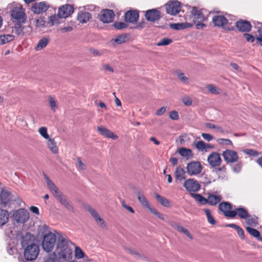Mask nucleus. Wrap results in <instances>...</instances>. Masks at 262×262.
<instances>
[{
	"mask_svg": "<svg viewBox=\"0 0 262 262\" xmlns=\"http://www.w3.org/2000/svg\"><path fill=\"white\" fill-rule=\"evenodd\" d=\"M39 232L45 234L41 243L43 250L47 252H51L56 242V235L50 231L49 227L46 225H43L40 227Z\"/></svg>",
	"mask_w": 262,
	"mask_h": 262,
	"instance_id": "1",
	"label": "nucleus"
},
{
	"mask_svg": "<svg viewBox=\"0 0 262 262\" xmlns=\"http://www.w3.org/2000/svg\"><path fill=\"white\" fill-rule=\"evenodd\" d=\"M8 7L10 9L9 12L13 21L17 24L24 23L27 16L25 9L23 6L19 4L13 3L9 4Z\"/></svg>",
	"mask_w": 262,
	"mask_h": 262,
	"instance_id": "2",
	"label": "nucleus"
},
{
	"mask_svg": "<svg viewBox=\"0 0 262 262\" xmlns=\"http://www.w3.org/2000/svg\"><path fill=\"white\" fill-rule=\"evenodd\" d=\"M57 252L59 258L63 260H68L72 258V249L70 244L63 239L58 243Z\"/></svg>",
	"mask_w": 262,
	"mask_h": 262,
	"instance_id": "3",
	"label": "nucleus"
},
{
	"mask_svg": "<svg viewBox=\"0 0 262 262\" xmlns=\"http://www.w3.org/2000/svg\"><path fill=\"white\" fill-rule=\"evenodd\" d=\"M190 19H192L191 23L195 25L197 29L206 27V25L203 23L206 19L205 16L201 10H197L195 7H193L191 11Z\"/></svg>",
	"mask_w": 262,
	"mask_h": 262,
	"instance_id": "4",
	"label": "nucleus"
},
{
	"mask_svg": "<svg viewBox=\"0 0 262 262\" xmlns=\"http://www.w3.org/2000/svg\"><path fill=\"white\" fill-rule=\"evenodd\" d=\"M39 252V247L35 244H32L25 248L24 256L27 260H33L37 258Z\"/></svg>",
	"mask_w": 262,
	"mask_h": 262,
	"instance_id": "5",
	"label": "nucleus"
},
{
	"mask_svg": "<svg viewBox=\"0 0 262 262\" xmlns=\"http://www.w3.org/2000/svg\"><path fill=\"white\" fill-rule=\"evenodd\" d=\"M13 216L16 222L23 224L28 221L30 217L29 212L22 208L15 211L13 213Z\"/></svg>",
	"mask_w": 262,
	"mask_h": 262,
	"instance_id": "6",
	"label": "nucleus"
},
{
	"mask_svg": "<svg viewBox=\"0 0 262 262\" xmlns=\"http://www.w3.org/2000/svg\"><path fill=\"white\" fill-rule=\"evenodd\" d=\"M167 13L175 15L179 13L181 9L180 3L178 1H169L165 6Z\"/></svg>",
	"mask_w": 262,
	"mask_h": 262,
	"instance_id": "7",
	"label": "nucleus"
},
{
	"mask_svg": "<svg viewBox=\"0 0 262 262\" xmlns=\"http://www.w3.org/2000/svg\"><path fill=\"white\" fill-rule=\"evenodd\" d=\"M50 8L49 3L45 1L34 3L31 7V11L34 13L39 14L46 12Z\"/></svg>",
	"mask_w": 262,
	"mask_h": 262,
	"instance_id": "8",
	"label": "nucleus"
},
{
	"mask_svg": "<svg viewBox=\"0 0 262 262\" xmlns=\"http://www.w3.org/2000/svg\"><path fill=\"white\" fill-rule=\"evenodd\" d=\"M222 156L227 163H233L236 162L239 159L237 153L231 149H226L223 151Z\"/></svg>",
	"mask_w": 262,
	"mask_h": 262,
	"instance_id": "9",
	"label": "nucleus"
},
{
	"mask_svg": "<svg viewBox=\"0 0 262 262\" xmlns=\"http://www.w3.org/2000/svg\"><path fill=\"white\" fill-rule=\"evenodd\" d=\"M219 210L222 212L225 216L233 218L235 217V213L233 210H231V205L228 202H222L219 204Z\"/></svg>",
	"mask_w": 262,
	"mask_h": 262,
	"instance_id": "10",
	"label": "nucleus"
},
{
	"mask_svg": "<svg viewBox=\"0 0 262 262\" xmlns=\"http://www.w3.org/2000/svg\"><path fill=\"white\" fill-rule=\"evenodd\" d=\"M187 171L190 176L199 174L202 171V166L199 162H191L187 165Z\"/></svg>",
	"mask_w": 262,
	"mask_h": 262,
	"instance_id": "11",
	"label": "nucleus"
},
{
	"mask_svg": "<svg viewBox=\"0 0 262 262\" xmlns=\"http://www.w3.org/2000/svg\"><path fill=\"white\" fill-rule=\"evenodd\" d=\"M183 186L189 192H196L200 189V185L196 180L189 179L185 181Z\"/></svg>",
	"mask_w": 262,
	"mask_h": 262,
	"instance_id": "12",
	"label": "nucleus"
},
{
	"mask_svg": "<svg viewBox=\"0 0 262 262\" xmlns=\"http://www.w3.org/2000/svg\"><path fill=\"white\" fill-rule=\"evenodd\" d=\"M207 161L210 166L214 167L221 165L222 159L218 152L213 151L208 156Z\"/></svg>",
	"mask_w": 262,
	"mask_h": 262,
	"instance_id": "13",
	"label": "nucleus"
},
{
	"mask_svg": "<svg viewBox=\"0 0 262 262\" xmlns=\"http://www.w3.org/2000/svg\"><path fill=\"white\" fill-rule=\"evenodd\" d=\"M88 211L93 217L97 224L103 228L106 227V224L104 220L100 216L96 210L94 208L89 207L88 208Z\"/></svg>",
	"mask_w": 262,
	"mask_h": 262,
	"instance_id": "14",
	"label": "nucleus"
},
{
	"mask_svg": "<svg viewBox=\"0 0 262 262\" xmlns=\"http://www.w3.org/2000/svg\"><path fill=\"white\" fill-rule=\"evenodd\" d=\"M139 14L137 11L129 10L124 14V20L126 22L135 24L139 19Z\"/></svg>",
	"mask_w": 262,
	"mask_h": 262,
	"instance_id": "15",
	"label": "nucleus"
},
{
	"mask_svg": "<svg viewBox=\"0 0 262 262\" xmlns=\"http://www.w3.org/2000/svg\"><path fill=\"white\" fill-rule=\"evenodd\" d=\"M74 12L73 8L70 5H65L59 7L58 14L61 18H67Z\"/></svg>",
	"mask_w": 262,
	"mask_h": 262,
	"instance_id": "16",
	"label": "nucleus"
},
{
	"mask_svg": "<svg viewBox=\"0 0 262 262\" xmlns=\"http://www.w3.org/2000/svg\"><path fill=\"white\" fill-rule=\"evenodd\" d=\"M114 15L113 10L105 9L102 11L100 19L104 23H110L113 21Z\"/></svg>",
	"mask_w": 262,
	"mask_h": 262,
	"instance_id": "17",
	"label": "nucleus"
},
{
	"mask_svg": "<svg viewBox=\"0 0 262 262\" xmlns=\"http://www.w3.org/2000/svg\"><path fill=\"white\" fill-rule=\"evenodd\" d=\"M145 16L147 20L152 22L159 19L161 17L160 12L155 9L147 10Z\"/></svg>",
	"mask_w": 262,
	"mask_h": 262,
	"instance_id": "18",
	"label": "nucleus"
},
{
	"mask_svg": "<svg viewBox=\"0 0 262 262\" xmlns=\"http://www.w3.org/2000/svg\"><path fill=\"white\" fill-rule=\"evenodd\" d=\"M97 130L100 135L106 138L112 139L113 140H117L118 138V137L113 132L110 130L103 126H98Z\"/></svg>",
	"mask_w": 262,
	"mask_h": 262,
	"instance_id": "19",
	"label": "nucleus"
},
{
	"mask_svg": "<svg viewBox=\"0 0 262 262\" xmlns=\"http://www.w3.org/2000/svg\"><path fill=\"white\" fill-rule=\"evenodd\" d=\"M44 179L46 180L47 186L50 191L52 193L55 198L57 197L61 192L58 188L55 186L54 183L50 179V178L45 174H44Z\"/></svg>",
	"mask_w": 262,
	"mask_h": 262,
	"instance_id": "20",
	"label": "nucleus"
},
{
	"mask_svg": "<svg viewBox=\"0 0 262 262\" xmlns=\"http://www.w3.org/2000/svg\"><path fill=\"white\" fill-rule=\"evenodd\" d=\"M212 23L218 27H224L228 23L227 18L223 15H217L213 17Z\"/></svg>",
	"mask_w": 262,
	"mask_h": 262,
	"instance_id": "21",
	"label": "nucleus"
},
{
	"mask_svg": "<svg viewBox=\"0 0 262 262\" xmlns=\"http://www.w3.org/2000/svg\"><path fill=\"white\" fill-rule=\"evenodd\" d=\"M55 199L68 210L74 212V210L73 207L62 193L58 195Z\"/></svg>",
	"mask_w": 262,
	"mask_h": 262,
	"instance_id": "22",
	"label": "nucleus"
},
{
	"mask_svg": "<svg viewBox=\"0 0 262 262\" xmlns=\"http://www.w3.org/2000/svg\"><path fill=\"white\" fill-rule=\"evenodd\" d=\"M55 199L68 210L74 212V210L73 207L62 193L58 195Z\"/></svg>",
	"mask_w": 262,
	"mask_h": 262,
	"instance_id": "23",
	"label": "nucleus"
},
{
	"mask_svg": "<svg viewBox=\"0 0 262 262\" xmlns=\"http://www.w3.org/2000/svg\"><path fill=\"white\" fill-rule=\"evenodd\" d=\"M236 26L242 32H248L251 28L250 24L248 21L243 20L237 21Z\"/></svg>",
	"mask_w": 262,
	"mask_h": 262,
	"instance_id": "24",
	"label": "nucleus"
},
{
	"mask_svg": "<svg viewBox=\"0 0 262 262\" xmlns=\"http://www.w3.org/2000/svg\"><path fill=\"white\" fill-rule=\"evenodd\" d=\"M0 198L3 204H7L12 200V195L7 190L2 189L0 194Z\"/></svg>",
	"mask_w": 262,
	"mask_h": 262,
	"instance_id": "25",
	"label": "nucleus"
},
{
	"mask_svg": "<svg viewBox=\"0 0 262 262\" xmlns=\"http://www.w3.org/2000/svg\"><path fill=\"white\" fill-rule=\"evenodd\" d=\"M46 144L48 148L53 154L58 153V148L57 146L56 142L55 140L52 138L48 139L46 141Z\"/></svg>",
	"mask_w": 262,
	"mask_h": 262,
	"instance_id": "26",
	"label": "nucleus"
},
{
	"mask_svg": "<svg viewBox=\"0 0 262 262\" xmlns=\"http://www.w3.org/2000/svg\"><path fill=\"white\" fill-rule=\"evenodd\" d=\"M222 199V196L220 195L215 193H212L208 195L207 199V203L211 205H215L219 203Z\"/></svg>",
	"mask_w": 262,
	"mask_h": 262,
	"instance_id": "27",
	"label": "nucleus"
},
{
	"mask_svg": "<svg viewBox=\"0 0 262 262\" xmlns=\"http://www.w3.org/2000/svg\"><path fill=\"white\" fill-rule=\"evenodd\" d=\"M174 175L176 179L180 181H182L186 179L185 171L181 167L176 168Z\"/></svg>",
	"mask_w": 262,
	"mask_h": 262,
	"instance_id": "28",
	"label": "nucleus"
},
{
	"mask_svg": "<svg viewBox=\"0 0 262 262\" xmlns=\"http://www.w3.org/2000/svg\"><path fill=\"white\" fill-rule=\"evenodd\" d=\"M193 26L192 23H176L170 25L171 28L177 30H183L186 28H190Z\"/></svg>",
	"mask_w": 262,
	"mask_h": 262,
	"instance_id": "29",
	"label": "nucleus"
},
{
	"mask_svg": "<svg viewBox=\"0 0 262 262\" xmlns=\"http://www.w3.org/2000/svg\"><path fill=\"white\" fill-rule=\"evenodd\" d=\"M138 200L140 204L144 208L148 209L150 211V209L152 207L150 205L147 199L141 193L139 192L138 194Z\"/></svg>",
	"mask_w": 262,
	"mask_h": 262,
	"instance_id": "30",
	"label": "nucleus"
},
{
	"mask_svg": "<svg viewBox=\"0 0 262 262\" xmlns=\"http://www.w3.org/2000/svg\"><path fill=\"white\" fill-rule=\"evenodd\" d=\"M177 152L182 157L186 158L187 159H189L192 157V150L189 148L180 147L177 149Z\"/></svg>",
	"mask_w": 262,
	"mask_h": 262,
	"instance_id": "31",
	"label": "nucleus"
},
{
	"mask_svg": "<svg viewBox=\"0 0 262 262\" xmlns=\"http://www.w3.org/2000/svg\"><path fill=\"white\" fill-rule=\"evenodd\" d=\"M155 196L159 203L164 207H169L172 206V203L166 198L162 196L158 193H155Z\"/></svg>",
	"mask_w": 262,
	"mask_h": 262,
	"instance_id": "32",
	"label": "nucleus"
},
{
	"mask_svg": "<svg viewBox=\"0 0 262 262\" xmlns=\"http://www.w3.org/2000/svg\"><path fill=\"white\" fill-rule=\"evenodd\" d=\"M91 14L87 12H80L77 15V19L81 23H85L91 18Z\"/></svg>",
	"mask_w": 262,
	"mask_h": 262,
	"instance_id": "33",
	"label": "nucleus"
},
{
	"mask_svg": "<svg viewBox=\"0 0 262 262\" xmlns=\"http://www.w3.org/2000/svg\"><path fill=\"white\" fill-rule=\"evenodd\" d=\"M49 42V38L48 37H43L41 38L37 45L35 47L36 51H40L45 48Z\"/></svg>",
	"mask_w": 262,
	"mask_h": 262,
	"instance_id": "34",
	"label": "nucleus"
},
{
	"mask_svg": "<svg viewBox=\"0 0 262 262\" xmlns=\"http://www.w3.org/2000/svg\"><path fill=\"white\" fill-rule=\"evenodd\" d=\"M9 213L4 209H0V226L6 224L9 220Z\"/></svg>",
	"mask_w": 262,
	"mask_h": 262,
	"instance_id": "35",
	"label": "nucleus"
},
{
	"mask_svg": "<svg viewBox=\"0 0 262 262\" xmlns=\"http://www.w3.org/2000/svg\"><path fill=\"white\" fill-rule=\"evenodd\" d=\"M235 213V216L237 215L240 218L245 219L248 216V211L243 207H238L233 210Z\"/></svg>",
	"mask_w": 262,
	"mask_h": 262,
	"instance_id": "36",
	"label": "nucleus"
},
{
	"mask_svg": "<svg viewBox=\"0 0 262 262\" xmlns=\"http://www.w3.org/2000/svg\"><path fill=\"white\" fill-rule=\"evenodd\" d=\"M34 22L36 28L39 30L46 27V21L44 17H37L35 19Z\"/></svg>",
	"mask_w": 262,
	"mask_h": 262,
	"instance_id": "37",
	"label": "nucleus"
},
{
	"mask_svg": "<svg viewBox=\"0 0 262 262\" xmlns=\"http://www.w3.org/2000/svg\"><path fill=\"white\" fill-rule=\"evenodd\" d=\"M14 36L11 34L0 35V45H4L13 40Z\"/></svg>",
	"mask_w": 262,
	"mask_h": 262,
	"instance_id": "38",
	"label": "nucleus"
},
{
	"mask_svg": "<svg viewBox=\"0 0 262 262\" xmlns=\"http://www.w3.org/2000/svg\"><path fill=\"white\" fill-rule=\"evenodd\" d=\"M247 225L251 226H255L257 224V218L255 216H252L248 214L247 218L245 219Z\"/></svg>",
	"mask_w": 262,
	"mask_h": 262,
	"instance_id": "39",
	"label": "nucleus"
},
{
	"mask_svg": "<svg viewBox=\"0 0 262 262\" xmlns=\"http://www.w3.org/2000/svg\"><path fill=\"white\" fill-rule=\"evenodd\" d=\"M175 229H177L179 232L184 233L187 237H188L190 239H192V236L190 234L188 230L183 227L182 226L179 225V224H177L175 226Z\"/></svg>",
	"mask_w": 262,
	"mask_h": 262,
	"instance_id": "40",
	"label": "nucleus"
},
{
	"mask_svg": "<svg viewBox=\"0 0 262 262\" xmlns=\"http://www.w3.org/2000/svg\"><path fill=\"white\" fill-rule=\"evenodd\" d=\"M48 101L51 110L54 112H56L58 108V104L56 101L53 97L49 96Z\"/></svg>",
	"mask_w": 262,
	"mask_h": 262,
	"instance_id": "41",
	"label": "nucleus"
},
{
	"mask_svg": "<svg viewBox=\"0 0 262 262\" xmlns=\"http://www.w3.org/2000/svg\"><path fill=\"white\" fill-rule=\"evenodd\" d=\"M44 262H59L56 252H54L45 258Z\"/></svg>",
	"mask_w": 262,
	"mask_h": 262,
	"instance_id": "42",
	"label": "nucleus"
},
{
	"mask_svg": "<svg viewBox=\"0 0 262 262\" xmlns=\"http://www.w3.org/2000/svg\"><path fill=\"white\" fill-rule=\"evenodd\" d=\"M38 131L40 135L46 140H47L48 139L51 138L48 133V130L46 127H40L39 128Z\"/></svg>",
	"mask_w": 262,
	"mask_h": 262,
	"instance_id": "43",
	"label": "nucleus"
},
{
	"mask_svg": "<svg viewBox=\"0 0 262 262\" xmlns=\"http://www.w3.org/2000/svg\"><path fill=\"white\" fill-rule=\"evenodd\" d=\"M61 18L59 16L58 14L53 15L49 17L48 24H50L51 26H54L58 24L59 23V18Z\"/></svg>",
	"mask_w": 262,
	"mask_h": 262,
	"instance_id": "44",
	"label": "nucleus"
},
{
	"mask_svg": "<svg viewBox=\"0 0 262 262\" xmlns=\"http://www.w3.org/2000/svg\"><path fill=\"white\" fill-rule=\"evenodd\" d=\"M204 211L206 213L208 222L211 225H215L216 221L211 215L210 210L208 209H205Z\"/></svg>",
	"mask_w": 262,
	"mask_h": 262,
	"instance_id": "45",
	"label": "nucleus"
},
{
	"mask_svg": "<svg viewBox=\"0 0 262 262\" xmlns=\"http://www.w3.org/2000/svg\"><path fill=\"white\" fill-rule=\"evenodd\" d=\"M85 254L82 249L78 246L75 248V257L77 259H81L85 257Z\"/></svg>",
	"mask_w": 262,
	"mask_h": 262,
	"instance_id": "46",
	"label": "nucleus"
},
{
	"mask_svg": "<svg viewBox=\"0 0 262 262\" xmlns=\"http://www.w3.org/2000/svg\"><path fill=\"white\" fill-rule=\"evenodd\" d=\"M178 79L183 83L188 84L189 83V78L183 73L178 72L177 73Z\"/></svg>",
	"mask_w": 262,
	"mask_h": 262,
	"instance_id": "47",
	"label": "nucleus"
},
{
	"mask_svg": "<svg viewBox=\"0 0 262 262\" xmlns=\"http://www.w3.org/2000/svg\"><path fill=\"white\" fill-rule=\"evenodd\" d=\"M206 143L203 141L200 140L196 142L195 144V147L200 151L206 152L205 150Z\"/></svg>",
	"mask_w": 262,
	"mask_h": 262,
	"instance_id": "48",
	"label": "nucleus"
},
{
	"mask_svg": "<svg viewBox=\"0 0 262 262\" xmlns=\"http://www.w3.org/2000/svg\"><path fill=\"white\" fill-rule=\"evenodd\" d=\"M192 196L195 199L196 201L201 204H206L207 203V199H205L200 194L193 193Z\"/></svg>",
	"mask_w": 262,
	"mask_h": 262,
	"instance_id": "49",
	"label": "nucleus"
},
{
	"mask_svg": "<svg viewBox=\"0 0 262 262\" xmlns=\"http://www.w3.org/2000/svg\"><path fill=\"white\" fill-rule=\"evenodd\" d=\"M125 39L126 36L123 35H121L117 36L116 38L112 39L111 42L117 44H121L125 41Z\"/></svg>",
	"mask_w": 262,
	"mask_h": 262,
	"instance_id": "50",
	"label": "nucleus"
},
{
	"mask_svg": "<svg viewBox=\"0 0 262 262\" xmlns=\"http://www.w3.org/2000/svg\"><path fill=\"white\" fill-rule=\"evenodd\" d=\"M216 142L220 145H226L233 146L232 141L228 139L220 138L216 140Z\"/></svg>",
	"mask_w": 262,
	"mask_h": 262,
	"instance_id": "51",
	"label": "nucleus"
},
{
	"mask_svg": "<svg viewBox=\"0 0 262 262\" xmlns=\"http://www.w3.org/2000/svg\"><path fill=\"white\" fill-rule=\"evenodd\" d=\"M21 24H17L13 29V32L18 35H23L24 34L23 28L21 26Z\"/></svg>",
	"mask_w": 262,
	"mask_h": 262,
	"instance_id": "52",
	"label": "nucleus"
},
{
	"mask_svg": "<svg viewBox=\"0 0 262 262\" xmlns=\"http://www.w3.org/2000/svg\"><path fill=\"white\" fill-rule=\"evenodd\" d=\"M206 89L211 93L213 94H219L220 91L214 85L212 84H208L206 86Z\"/></svg>",
	"mask_w": 262,
	"mask_h": 262,
	"instance_id": "53",
	"label": "nucleus"
},
{
	"mask_svg": "<svg viewBox=\"0 0 262 262\" xmlns=\"http://www.w3.org/2000/svg\"><path fill=\"white\" fill-rule=\"evenodd\" d=\"M246 229L247 232L252 236L255 237H259V232L258 230L250 227H247Z\"/></svg>",
	"mask_w": 262,
	"mask_h": 262,
	"instance_id": "54",
	"label": "nucleus"
},
{
	"mask_svg": "<svg viewBox=\"0 0 262 262\" xmlns=\"http://www.w3.org/2000/svg\"><path fill=\"white\" fill-rule=\"evenodd\" d=\"M172 40L168 38H164L161 39L159 42L157 43L158 46H164L170 44L172 42Z\"/></svg>",
	"mask_w": 262,
	"mask_h": 262,
	"instance_id": "55",
	"label": "nucleus"
},
{
	"mask_svg": "<svg viewBox=\"0 0 262 262\" xmlns=\"http://www.w3.org/2000/svg\"><path fill=\"white\" fill-rule=\"evenodd\" d=\"M205 125L209 128L215 129L217 131L223 133H224V130L220 126L216 125L210 123H207Z\"/></svg>",
	"mask_w": 262,
	"mask_h": 262,
	"instance_id": "56",
	"label": "nucleus"
},
{
	"mask_svg": "<svg viewBox=\"0 0 262 262\" xmlns=\"http://www.w3.org/2000/svg\"><path fill=\"white\" fill-rule=\"evenodd\" d=\"M181 100L183 103L187 106H189L192 104V100L191 98L188 96H184L182 97Z\"/></svg>",
	"mask_w": 262,
	"mask_h": 262,
	"instance_id": "57",
	"label": "nucleus"
},
{
	"mask_svg": "<svg viewBox=\"0 0 262 262\" xmlns=\"http://www.w3.org/2000/svg\"><path fill=\"white\" fill-rule=\"evenodd\" d=\"M244 152L248 155L256 157L259 155V152L255 150L251 149H247L244 150Z\"/></svg>",
	"mask_w": 262,
	"mask_h": 262,
	"instance_id": "58",
	"label": "nucleus"
},
{
	"mask_svg": "<svg viewBox=\"0 0 262 262\" xmlns=\"http://www.w3.org/2000/svg\"><path fill=\"white\" fill-rule=\"evenodd\" d=\"M114 27L117 29H122L127 27V25L123 22H116L114 24Z\"/></svg>",
	"mask_w": 262,
	"mask_h": 262,
	"instance_id": "59",
	"label": "nucleus"
},
{
	"mask_svg": "<svg viewBox=\"0 0 262 262\" xmlns=\"http://www.w3.org/2000/svg\"><path fill=\"white\" fill-rule=\"evenodd\" d=\"M169 117L173 120H177L179 118V114L176 111L170 112L169 114Z\"/></svg>",
	"mask_w": 262,
	"mask_h": 262,
	"instance_id": "60",
	"label": "nucleus"
},
{
	"mask_svg": "<svg viewBox=\"0 0 262 262\" xmlns=\"http://www.w3.org/2000/svg\"><path fill=\"white\" fill-rule=\"evenodd\" d=\"M121 203V205H122V207L123 208H124L125 209H126L127 210H128L129 212H130L132 213H135V211L133 209V208L131 207L130 206H129V205H126L124 200H122Z\"/></svg>",
	"mask_w": 262,
	"mask_h": 262,
	"instance_id": "61",
	"label": "nucleus"
},
{
	"mask_svg": "<svg viewBox=\"0 0 262 262\" xmlns=\"http://www.w3.org/2000/svg\"><path fill=\"white\" fill-rule=\"evenodd\" d=\"M201 136L204 140L208 142H209L214 139L213 136L209 134L202 133Z\"/></svg>",
	"mask_w": 262,
	"mask_h": 262,
	"instance_id": "62",
	"label": "nucleus"
},
{
	"mask_svg": "<svg viewBox=\"0 0 262 262\" xmlns=\"http://www.w3.org/2000/svg\"><path fill=\"white\" fill-rule=\"evenodd\" d=\"M150 211L156 215L159 219L164 220V216L160 213L158 212L155 208H152L150 209Z\"/></svg>",
	"mask_w": 262,
	"mask_h": 262,
	"instance_id": "63",
	"label": "nucleus"
},
{
	"mask_svg": "<svg viewBox=\"0 0 262 262\" xmlns=\"http://www.w3.org/2000/svg\"><path fill=\"white\" fill-rule=\"evenodd\" d=\"M259 36L256 37V40L259 43L260 45L262 46V26L258 29Z\"/></svg>",
	"mask_w": 262,
	"mask_h": 262,
	"instance_id": "64",
	"label": "nucleus"
}]
</instances>
